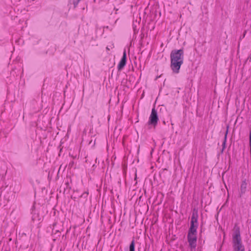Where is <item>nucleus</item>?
Segmentation results:
<instances>
[{
	"mask_svg": "<svg viewBox=\"0 0 251 251\" xmlns=\"http://www.w3.org/2000/svg\"><path fill=\"white\" fill-rule=\"evenodd\" d=\"M198 210L194 208L192 212L191 219V226L187 235L188 241L191 248H195L196 247V233L197 229L198 226Z\"/></svg>",
	"mask_w": 251,
	"mask_h": 251,
	"instance_id": "obj_1",
	"label": "nucleus"
},
{
	"mask_svg": "<svg viewBox=\"0 0 251 251\" xmlns=\"http://www.w3.org/2000/svg\"><path fill=\"white\" fill-rule=\"evenodd\" d=\"M184 52L183 49L173 50L170 54L171 67L173 72L178 73L183 63Z\"/></svg>",
	"mask_w": 251,
	"mask_h": 251,
	"instance_id": "obj_2",
	"label": "nucleus"
},
{
	"mask_svg": "<svg viewBox=\"0 0 251 251\" xmlns=\"http://www.w3.org/2000/svg\"><path fill=\"white\" fill-rule=\"evenodd\" d=\"M232 247L233 251H245L244 245L242 243L240 228L235 226L232 234Z\"/></svg>",
	"mask_w": 251,
	"mask_h": 251,
	"instance_id": "obj_3",
	"label": "nucleus"
},
{
	"mask_svg": "<svg viewBox=\"0 0 251 251\" xmlns=\"http://www.w3.org/2000/svg\"><path fill=\"white\" fill-rule=\"evenodd\" d=\"M158 121V117L157 116V111L154 108L152 109L151 114L149 118V121L148 122L149 125H153L155 126Z\"/></svg>",
	"mask_w": 251,
	"mask_h": 251,
	"instance_id": "obj_4",
	"label": "nucleus"
},
{
	"mask_svg": "<svg viewBox=\"0 0 251 251\" xmlns=\"http://www.w3.org/2000/svg\"><path fill=\"white\" fill-rule=\"evenodd\" d=\"M126 51L124 50L123 53V57L120 61L118 65V69L119 71L122 70L126 64Z\"/></svg>",
	"mask_w": 251,
	"mask_h": 251,
	"instance_id": "obj_5",
	"label": "nucleus"
},
{
	"mask_svg": "<svg viewBox=\"0 0 251 251\" xmlns=\"http://www.w3.org/2000/svg\"><path fill=\"white\" fill-rule=\"evenodd\" d=\"M247 183L246 181H243L240 186V197H241L245 193L247 189Z\"/></svg>",
	"mask_w": 251,
	"mask_h": 251,
	"instance_id": "obj_6",
	"label": "nucleus"
},
{
	"mask_svg": "<svg viewBox=\"0 0 251 251\" xmlns=\"http://www.w3.org/2000/svg\"><path fill=\"white\" fill-rule=\"evenodd\" d=\"M228 126L227 127V130L226 131V134L225 135V137H224V142L222 144L223 149H224L226 147V138H227V134L228 133Z\"/></svg>",
	"mask_w": 251,
	"mask_h": 251,
	"instance_id": "obj_7",
	"label": "nucleus"
},
{
	"mask_svg": "<svg viewBox=\"0 0 251 251\" xmlns=\"http://www.w3.org/2000/svg\"><path fill=\"white\" fill-rule=\"evenodd\" d=\"M129 251H135V242L134 240H133L129 246Z\"/></svg>",
	"mask_w": 251,
	"mask_h": 251,
	"instance_id": "obj_8",
	"label": "nucleus"
},
{
	"mask_svg": "<svg viewBox=\"0 0 251 251\" xmlns=\"http://www.w3.org/2000/svg\"><path fill=\"white\" fill-rule=\"evenodd\" d=\"M74 161H71V162L69 163V167H70V168H72V167H73V166H74Z\"/></svg>",
	"mask_w": 251,
	"mask_h": 251,
	"instance_id": "obj_9",
	"label": "nucleus"
},
{
	"mask_svg": "<svg viewBox=\"0 0 251 251\" xmlns=\"http://www.w3.org/2000/svg\"><path fill=\"white\" fill-rule=\"evenodd\" d=\"M88 195V193H84L81 197H82V196H84V197H87Z\"/></svg>",
	"mask_w": 251,
	"mask_h": 251,
	"instance_id": "obj_10",
	"label": "nucleus"
},
{
	"mask_svg": "<svg viewBox=\"0 0 251 251\" xmlns=\"http://www.w3.org/2000/svg\"><path fill=\"white\" fill-rule=\"evenodd\" d=\"M58 232V231H57V230H55V233H57V232Z\"/></svg>",
	"mask_w": 251,
	"mask_h": 251,
	"instance_id": "obj_11",
	"label": "nucleus"
},
{
	"mask_svg": "<svg viewBox=\"0 0 251 251\" xmlns=\"http://www.w3.org/2000/svg\"><path fill=\"white\" fill-rule=\"evenodd\" d=\"M81 0H77V2H78L79 1H80Z\"/></svg>",
	"mask_w": 251,
	"mask_h": 251,
	"instance_id": "obj_12",
	"label": "nucleus"
},
{
	"mask_svg": "<svg viewBox=\"0 0 251 251\" xmlns=\"http://www.w3.org/2000/svg\"><path fill=\"white\" fill-rule=\"evenodd\" d=\"M54 229L53 228V229H52V231L54 232Z\"/></svg>",
	"mask_w": 251,
	"mask_h": 251,
	"instance_id": "obj_13",
	"label": "nucleus"
}]
</instances>
